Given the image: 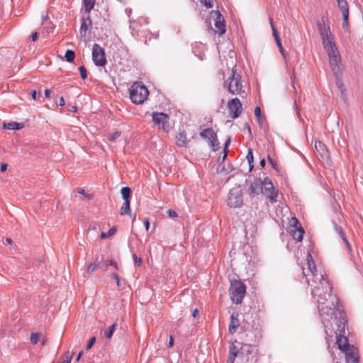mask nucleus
Wrapping results in <instances>:
<instances>
[{"label":"nucleus","instance_id":"obj_1","mask_svg":"<svg viewBox=\"0 0 363 363\" xmlns=\"http://www.w3.org/2000/svg\"><path fill=\"white\" fill-rule=\"evenodd\" d=\"M311 286V294L316 298L320 315L324 320H329L333 315H336L340 310L337 307L338 301L335 296L332 295L333 288L329 281L324 276L317 277L309 284Z\"/></svg>","mask_w":363,"mask_h":363},{"label":"nucleus","instance_id":"obj_2","mask_svg":"<svg viewBox=\"0 0 363 363\" xmlns=\"http://www.w3.org/2000/svg\"><path fill=\"white\" fill-rule=\"evenodd\" d=\"M323 44L328 57L330 68L335 76L342 73L341 58L334 41L333 35L330 31L328 26L324 25V28L320 31Z\"/></svg>","mask_w":363,"mask_h":363},{"label":"nucleus","instance_id":"obj_3","mask_svg":"<svg viewBox=\"0 0 363 363\" xmlns=\"http://www.w3.org/2000/svg\"><path fill=\"white\" fill-rule=\"evenodd\" d=\"M149 95L146 86L140 82H135L130 89V98L135 104H143Z\"/></svg>","mask_w":363,"mask_h":363},{"label":"nucleus","instance_id":"obj_4","mask_svg":"<svg viewBox=\"0 0 363 363\" xmlns=\"http://www.w3.org/2000/svg\"><path fill=\"white\" fill-rule=\"evenodd\" d=\"M228 91L233 95L242 96L245 91L242 89L241 76L235 69H232L231 75L224 84Z\"/></svg>","mask_w":363,"mask_h":363},{"label":"nucleus","instance_id":"obj_5","mask_svg":"<svg viewBox=\"0 0 363 363\" xmlns=\"http://www.w3.org/2000/svg\"><path fill=\"white\" fill-rule=\"evenodd\" d=\"M229 293L232 301L235 304L242 303L246 293V286L240 281L231 282Z\"/></svg>","mask_w":363,"mask_h":363},{"label":"nucleus","instance_id":"obj_6","mask_svg":"<svg viewBox=\"0 0 363 363\" xmlns=\"http://www.w3.org/2000/svg\"><path fill=\"white\" fill-rule=\"evenodd\" d=\"M306 260L308 268L306 271L304 268H303V275L306 277V280L308 284H310V282H312L313 280H317V277H320V276L323 275L316 273V266L312 255L309 252L307 254Z\"/></svg>","mask_w":363,"mask_h":363},{"label":"nucleus","instance_id":"obj_7","mask_svg":"<svg viewBox=\"0 0 363 363\" xmlns=\"http://www.w3.org/2000/svg\"><path fill=\"white\" fill-rule=\"evenodd\" d=\"M242 190L235 188L230 191L228 199V205L230 208H239L242 204Z\"/></svg>","mask_w":363,"mask_h":363},{"label":"nucleus","instance_id":"obj_8","mask_svg":"<svg viewBox=\"0 0 363 363\" xmlns=\"http://www.w3.org/2000/svg\"><path fill=\"white\" fill-rule=\"evenodd\" d=\"M92 60L96 66L102 67L106 64L104 50L99 44L93 45Z\"/></svg>","mask_w":363,"mask_h":363},{"label":"nucleus","instance_id":"obj_9","mask_svg":"<svg viewBox=\"0 0 363 363\" xmlns=\"http://www.w3.org/2000/svg\"><path fill=\"white\" fill-rule=\"evenodd\" d=\"M230 116L235 119L240 116L242 112V106L239 99L234 98L230 100L227 104Z\"/></svg>","mask_w":363,"mask_h":363},{"label":"nucleus","instance_id":"obj_10","mask_svg":"<svg viewBox=\"0 0 363 363\" xmlns=\"http://www.w3.org/2000/svg\"><path fill=\"white\" fill-rule=\"evenodd\" d=\"M234 345H237V351L238 354V359H245V355L255 354L256 351L255 347L251 344L241 343L235 342Z\"/></svg>","mask_w":363,"mask_h":363},{"label":"nucleus","instance_id":"obj_11","mask_svg":"<svg viewBox=\"0 0 363 363\" xmlns=\"http://www.w3.org/2000/svg\"><path fill=\"white\" fill-rule=\"evenodd\" d=\"M262 184L263 192L266 194L272 203L276 202L278 192L275 191L272 181L269 178L264 177L262 180Z\"/></svg>","mask_w":363,"mask_h":363},{"label":"nucleus","instance_id":"obj_12","mask_svg":"<svg viewBox=\"0 0 363 363\" xmlns=\"http://www.w3.org/2000/svg\"><path fill=\"white\" fill-rule=\"evenodd\" d=\"M152 120L160 128L167 130L169 128V117L163 113H154L152 114Z\"/></svg>","mask_w":363,"mask_h":363},{"label":"nucleus","instance_id":"obj_13","mask_svg":"<svg viewBox=\"0 0 363 363\" xmlns=\"http://www.w3.org/2000/svg\"><path fill=\"white\" fill-rule=\"evenodd\" d=\"M336 343L338 345V348L343 353L354 349L353 347L349 345L348 340L344 335H340L337 337Z\"/></svg>","mask_w":363,"mask_h":363},{"label":"nucleus","instance_id":"obj_14","mask_svg":"<svg viewBox=\"0 0 363 363\" xmlns=\"http://www.w3.org/2000/svg\"><path fill=\"white\" fill-rule=\"evenodd\" d=\"M250 190L253 194L263 193V184L261 178H255L251 183Z\"/></svg>","mask_w":363,"mask_h":363},{"label":"nucleus","instance_id":"obj_15","mask_svg":"<svg viewBox=\"0 0 363 363\" xmlns=\"http://www.w3.org/2000/svg\"><path fill=\"white\" fill-rule=\"evenodd\" d=\"M216 15L217 16L216 20L215 22L216 32H218L220 35H223V33H225V26L224 18L219 12H216Z\"/></svg>","mask_w":363,"mask_h":363},{"label":"nucleus","instance_id":"obj_16","mask_svg":"<svg viewBox=\"0 0 363 363\" xmlns=\"http://www.w3.org/2000/svg\"><path fill=\"white\" fill-rule=\"evenodd\" d=\"M92 23L90 16L83 18L82 25L80 27V35L82 37H85L86 32L91 28Z\"/></svg>","mask_w":363,"mask_h":363},{"label":"nucleus","instance_id":"obj_17","mask_svg":"<svg viewBox=\"0 0 363 363\" xmlns=\"http://www.w3.org/2000/svg\"><path fill=\"white\" fill-rule=\"evenodd\" d=\"M240 326V321L238 319V313H233L230 316V323L229 325V333L233 334L236 332Z\"/></svg>","mask_w":363,"mask_h":363},{"label":"nucleus","instance_id":"obj_18","mask_svg":"<svg viewBox=\"0 0 363 363\" xmlns=\"http://www.w3.org/2000/svg\"><path fill=\"white\" fill-rule=\"evenodd\" d=\"M23 127L24 124L23 123L9 122L3 124V128L7 130H20Z\"/></svg>","mask_w":363,"mask_h":363},{"label":"nucleus","instance_id":"obj_19","mask_svg":"<svg viewBox=\"0 0 363 363\" xmlns=\"http://www.w3.org/2000/svg\"><path fill=\"white\" fill-rule=\"evenodd\" d=\"M200 136L208 141L213 138L216 136V133L213 131L212 128H206L203 130L201 131L199 133Z\"/></svg>","mask_w":363,"mask_h":363},{"label":"nucleus","instance_id":"obj_20","mask_svg":"<svg viewBox=\"0 0 363 363\" xmlns=\"http://www.w3.org/2000/svg\"><path fill=\"white\" fill-rule=\"evenodd\" d=\"M346 358L347 363H359V360L354 349L344 353Z\"/></svg>","mask_w":363,"mask_h":363},{"label":"nucleus","instance_id":"obj_21","mask_svg":"<svg viewBox=\"0 0 363 363\" xmlns=\"http://www.w3.org/2000/svg\"><path fill=\"white\" fill-rule=\"evenodd\" d=\"M236 357L238 359L237 345H232L230 347V350H229V357H228V363H234Z\"/></svg>","mask_w":363,"mask_h":363},{"label":"nucleus","instance_id":"obj_22","mask_svg":"<svg viewBox=\"0 0 363 363\" xmlns=\"http://www.w3.org/2000/svg\"><path fill=\"white\" fill-rule=\"evenodd\" d=\"M315 148L322 157L327 155L328 151L325 145L323 143L316 141L315 143Z\"/></svg>","mask_w":363,"mask_h":363},{"label":"nucleus","instance_id":"obj_23","mask_svg":"<svg viewBox=\"0 0 363 363\" xmlns=\"http://www.w3.org/2000/svg\"><path fill=\"white\" fill-rule=\"evenodd\" d=\"M130 200H124L123 204L120 210V214L123 215H128L130 213Z\"/></svg>","mask_w":363,"mask_h":363},{"label":"nucleus","instance_id":"obj_24","mask_svg":"<svg viewBox=\"0 0 363 363\" xmlns=\"http://www.w3.org/2000/svg\"><path fill=\"white\" fill-rule=\"evenodd\" d=\"M208 143L213 151H216L220 149V143L217 138V135L211 140H209Z\"/></svg>","mask_w":363,"mask_h":363},{"label":"nucleus","instance_id":"obj_25","mask_svg":"<svg viewBox=\"0 0 363 363\" xmlns=\"http://www.w3.org/2000/svg\"><path fill=\"white\" fill-rule=\"evenodd\" d=\"M95 1L96 0H83L84 11L86 13H90L91 9L95 5Z\"/></svg>","mask_w":363,"mask_h":363},{"label":"nucleus","instance_id":"obj_26","mask_svg":"<svg viewBox=\"0 0 363 363\" xmlns=\"http://www.w3.org/2000/svg\"><path fill=\"white\" fill-rule=\"evenodd\" d=\"M240 361V363H255L257 360V357L255 354L252 355H245V359H238Z\"/></svg>","mask_w":363,"mask_h":363},{"label":"nucleus","instance_id":"obj_27","mask_svg":"<svg viewBox=\"0 0 363 363\" xmlns=\"http://www.w3.org/2000/svg\"><path fill=\"white\" fill-rule=\"evenodd\" d=\"M117 326V324L116 323H113L110 327L108 329V330L105 331L104 333V336L108 339V340H110L113 335V333L114 332V330H116V328Z\"/></svg>","mask_w":363,"mask_h":363},{"label":"nucleus","instance_id":"obj_28","mask_svg":"<svg viewBox=\"0 0 363 363\" xmlns=\"http://www.w3.org/2000/svg\"><path fill=\"white\" fill-rule=\"evenodd\" d=\"M341 75H342V73L338 74L337 76H335V80H336V85L338 87V89H340V91H341V93L342 94L345 91V88L343 82L341 79Z\"/></svg>","mask_w":363,"mask_h":363},{"label":"nucleus","instance_id":"obj_29","mask_svg":"<svg viewBox=\"0 0 363 363\" xmlns=\"http://www.w3.org/2000/svg\"><path fill=\"white\" fill-rule=\"evenodd\" d=\"M121 192L123 200H130L131 190L129 187H123Z\"/></svg>","mask_w":363,"mask_h":363},{"label":"nucleus","instance_id":"obj_30","mask_svg":"<svg viewBox=\"0 0 363 363\" xmlns=\"http://www.w3.org/2000/svg\"><path fill=\"white\" fill-rule=\"evenodd\" d=\"M247 160L249 165H250V170L251 171L254 167V165H253V162H254L253 151H252V149H251V148L248 149V152L247 155Z\"/></svg>","mask_w":363,"mask_h":363},{"label":"nucleus","instance_id":"obj_31","mask_svg":"<svg viewBox=\"0 0 363 363\" xmlns=\"http://www.w3.org/2000/svg\"><path fill=\"white\" fill-rule=\"evenodd\" d=\"M338 7L342 12L349 10L348 3L346 0H337Z\"/></svg>","mask_w":363,"mask_h":363},{"label":"nucleus","instance_id":"obj_32","mask_svg":"<svg viewBox=\"0 0 363 363\" xmlns=\"http://www.w3.org/2000/svg\"><path fill=\"white\" fill-rule=\"evenodd\" d=\"M65 57L68 62H72L75 57V53L71 50H67L65 52Z\"/></svg>","mask_w":363,"mask_h":363},{"label":"nucleus","instance_id":"obj_33","mask_svg":"<svg viewBox=\"0 0 363 363\" xmlns=\"http://www.w3.org/2000/svg\"><path fill=\"white\" fill-rule=\"evenodd\" d=\"M116 229L114 228H111L108 230V231L107 233H104V232H102L101 233V239H106V238H108L111 236H112L113 235L115 234L116 233Z\"/></svg>","mask_w":363,"mask_h":363},{"label":"nucleus","instance_id":"obj_34","mask_svg":"<svg viewBox=\"0 0 363 363\" xmlns=\"http://www.w3.org/2000/svg\"><path fill=\"white\" fill-rule=\"evenodd\" d=\"M304 231L301 227H300L297 231L294 233V238L298 241H301L303 239V235Z\"/></svg>","mask_w":363,"mask_h":363},{"label":"nucleus","instance_id":"obj_35","mask_svg":"<svg viewBox=\"0 0 363 363\" xmlns=\"http://www.w3.org/2000/svg\"><path fill=\"white\" fill-rule=\"evenodd\" d=\"M177 144L180 146H182L186 144V135H184L183 133H179L177 136Z\"/></svg>","mask_w":363,"mask_h":363},{"label":"nucleus","instance_id":"obj_36","mask_svg":"<svg viewBox=\"0 0 363 363\" xmlns=\"http://www.w3.org/2000/svg\"><path fill=\"white\" fill-rule=\"evenodd\" d=\"M100 267L99 264H96L95 262L91 263L88 267L86 269V272L89 274L93 273L96 269H98Z\"/></svg>","mask_w":363,"mask_h":363},{"label":"nucleus","instance_id":"obj_37","mask_svg":"<svg viewBox=\"0 0 363 363\" xmlns=\"http://www.w3.org/2000/svg\"><path fill=\"white\" fill-rule=\"evenodd\" d=\"M343 16V27H347L348 26V18H349V10L342 12Z\"/></svg>","mask_w":363,"mask_h":363},{"label":"nucleus","instance_id":"obj_38","mask_svg":"<svg viewBox=\"0 0 363 363\" xmlns=\"http://www.w3.org/2000/svg\"><path fill=\"white\" fill-rule=\"evenodd\" d=\"M39 340V334L38 333H32L30 335V342L33 345L37 344Z\"/></svg>","mask_w":363,"mask_h":363},{"label":"nucleus","instance_id":"obj_39","mask_svg":"<svg viewBox=\"0 0 363 363\" xmlns=\"http://www.w3.org/2000/svg\"><path fill=\"white\" fill-rule=\"evenodd\" d=\"M269 23H270V25L272 26V32H273V35H274L275 40L280 38L279 35H278L277 30H276L275 27L274 26L272 18H269Z\"/></svg>","mask_w":363,"mask_h":363},{"label":"nucleus","instance_id":"obj_40","mask_svg":"<svg viewBox=\"0 0 363 363\" xmlns=\"http://www.w3.org/2000/svg\"><path fill=\"white\" fill-rule=\"evenodd\" d=\"M121 132L116 131L108 136V139L111 141H115L117 138L121 136Z\"/></svg>","mask_w":363,"mask_h":363},{"label":"nucleus","instance_id":"obj_41","mask_svg":"<svg viewBox=\"0 0 363 363\" xmlns=\"http://www.w3.org/2000/svg\"><path fill=\"white\" fill-rule=\"evenodd\" d=\"M79 72H80L81 77H82L83 79H85L87 77V74H86V68L84 67V66H81V67L79 68Z\"/></svg>","mask_w":363,"mask_h":363},{"label":"nucleus","instance_id":"obj_42","mask_svg":"<svg viewBox=\"0 0 363 363\" xmlns=\"http://www.w3.org/2000/svg\"><path fill=\"white\" fill-rule=\"evenodd\" d=\"M72 359V355L69 354V352H67V353L64 356V359L62 362L61 363H71V360Z\"/></svg>","mask_w":363,"mask_h":363},{"label":"nucleus","instance_id":"obj_43","mask_svg":"<svg viewBox=\"0 0 363 363\" xmlns=\"http://www.w3.org/2000/svg\"><path fill=\"white\" fill-rule=\"evenodd\" d=\"M335 229L338 233V234L340 235L341 238H342L346 236L341 227H340V226H338L337 225L335 224Z\"/></svg>","mask_w":363,"mask_h":363},{"label":"nucleus","instance_id":"obj_44","mask_svg":"<svg viewBox=\"0 0 363 363\" xmlns=\"http://www.w3.org/2000/svg\"><path fill=\"white\" fill-rule=\"evenodd\" d=\"M255 115L257 118L259 122H260L261 119V109L259 107L257 106L255 109Z\"/></svg>","mask_w":363,"mask_h":363},{"label":"nucleus","instance_id":"obj_45","mask_svg":"<svg viewBox=\"0 0 363 363\" xmlns=\"http://www.w3.org/2000/svg\"><path fill=\"white\" fill-rule=\"evenodd\" d=\"M200 2L203 4L207 8H212L213 4H211V0H200Z\"/></svg>","mask_w":363,"mask_h":363},{"label":"nucleus","instance_id":"obj_46","mask_svg":"<svg viewBox=\"0 0 363 363\" xmlns=\"http://www.w3.org/2000/svg\"><path fill=\"white\" fill-rule=\"evenodd\" d=\"M96 342V337H92L88 344H87V346H86V349L89 350L92 347V346L94 345V344Z\"/></svg>","mask_w":363,"mask_h":363},{"label":"nucleus","instance_id":"obj_47","mask_svg":"<svg viewBox=\"0 0 363 363\" xmlns=\"http://www.w3.org/2000/svg\"><path fill=\"white\" fill-rule=\"evenodd\" d=\"M133 259L135 265L140 266L142 263V259L140 257H138L135 255H133Z\"/></svg>","mask_w":363,"mask_h":363},{"label":"nucleus","instance_id":"obj_48","mask_svg":"<svg viewBox=\"0 0 363 363\" xmlns=\"http://www.w3.org/2000/svg\"><path fill=\"white\" fill-rule=\"evenodd\" d=\"M167 213L169 217H177V213L174 210L169 209L167 211Z\"/></svg>","mask_w":363,"mask_h":363},{"label":"nucleus","instance_id":"obj_49","mask_svg":"<svg viewBox=\"0 0 363 363\" xmlns=\"http://www.w3.org/2000/svg\"><path fill=\"white\" fill-rule=\"evenodd\" d=\"M110 276L115 279V281H116L117 286H120L119 277L116 274H111Z\"/></svg>","mask_w":363,"mask_h":363},{"label":"nucleus","instance_id":"obj_50","mask_svg":"<svg viewBox=\"0 0 363 363\" xmlns=\"http://www.w3.org/2000/svg\"><path fill=\"white\" fill-rule=\"evenodd\" d=\"M230 139L228 138L225 143V147H224V152H225V155H224V158L226 157V151H227V149L228 147V146L230 145Z\"/></svg>","mask_w":363,"mask_h":363},{"label":"nucleus","instance_id":"obj_51","mask_svg":"<svg viewBox=\"0 0 363 363\" xmlns=\"http://www.w3.org/2000/svg\"><path fill=\"white\" fill-rule=\"evenodd\" d=\"M342 240L344 241V242L345 243V245H346V246H347V247L348 250H350H350H351V245H350V244L349 241L347 240V239L346 236H345V237H344V238H342Z\"/></svg>","mask_w":363,"mask_h":363},{"label":"nucleus","instance_id":"obj_52","mask_svg":"<svg viewBox=\"0 0 363 363\" xmlns=\"http://www.w3.org/2000/svg\"><path fill=\"white\" fill-rule=\"evenodd\" d=\"M268 160H269V163L272 164V167L274 169L277 170V164L273 162V160H272V158L269 156H268Z\"/></svg>","mask_w":363,"mask_h":363},{"label":"nucleus","instance_id":"obj_53","mask_svg":"<svg viewBox=\"0 0 363 363\" xmlns=\"http://www.w3.org/2000/svg\"><path fill=\"white\" fill-rule=\"evenodd\" d=\"M30 38H31V40H32L33 41H36V40H37V39H38V32H34V33H32V35H31V36H30Z\"/></svg>","mask_w":363,"mask_h":363},{"label":"nucleus","instance_id":"obj_54","mask_svg":"<svg viewBox=\"0 0 363 363\" xmlns=\"http://www.w3.org/2000/svg\"><path fill=\"white\" fill-rule=\"evenodd\" d=\"M173 345H174V339H173L172 336H170L169 341L168 342L167 347L169 348H170V347H173Z\"/></svg>","mask_w":363,"mask_h":363},{"label":"nucleus","instance_id":"obj_55","mask_svg":"<svg viewBox=\"0 0 363 363\" xmlns=\"http://www.w3.org/2000/svg\"><path fill=\"white\" fill-rule=\"evenodd\" d=\"M8 165L6 164L2 163L1 164V171L6 172L7 170Z\"/></svg>","mask_w":363,"mask_h":363},{"label":"nucleus","instance_id":"obj_56","mask_svg":"<svg viewBox=\"0 0 363 363\" xmlns=\"http://www.w3.org/2000/svg\"><path fill=\"white\" fill-rule=\"evenodd\" d=\"M113 264V261H112V260H107V261H106V262H105V267H106V268H107V267H108V266H109V265H112ZM106 269H105V270H106Z\"/></svg>","mask_w":363,"mask_h":363},{"label":"nucleus","instance_id":"obj_57","mask_svg":"<svg viewBox=\"0 0 363 363\" xmlns=\"http://www.w3.org/2000/svg\"><path fill=\"white\" fill-rule=\"evenodd\" d=\"M31 96H32V98H33V99H35H35H37V92H36V91H35V90H32V91H31Z\"/></svg>","mask_w":363,"mask_h":363},{"label":"nucleus","instance_id":"obj_58","mask_svg":"<svg viewBox=\"0 0 363 363\" xmlns=\"http://www.w3.org/2000/svg\"><path fill=\"white\" fill-rule=\"evenodd\" d=\"M145 229L147 231L149 230V228H150V222H149V220L147 219H146L145 220Z\"/></svg>","mask_w":363,"mask_h":363},{"label":"nucleus","instance_id":"obj_59","mask_svg":"<svg viewBox=\"0 0 363 363\" xmlns=\"http://www.w3.org/2000/svg\"><path fill=\"white\" fill-rule=\"evenodd\" d=\"M50 94H51V91L49 89H46L45 91V97L50 98Z\"/></svg>","mask_w":363,"mask_h":363},{"label":"nucleus","instance_id":"obj_60","mask_svg":"<svg viewBox=\"0 0 363 363\" xmlns=\"http://www.w3.org/2000/svg\"><path fill=\"white\" fill-rule=\"evenodd\" d=\"M59 105L62 106L65 105V99L63 97H60L59 100Z\"/></svg>","mask_w":363,"mask_h":363},{"label":"nucleus","instance_id":"obj_61","mask_svg":"<svg viewBox=\"0 0 363 363\" xmlns=\"http://www.w3.org/2000/svg\"><path fill=\"white\" fill-rule=\"evenodd\" d=\"M275 40H276V43H277V46L279 47V48H282L280 38L276 39Z\"/></svg>","mask_w":363,"mask_h":363},{"label":"nucleus","instance_id":"obj_62","mask_svg":"<svg viewBox=\"0 0 363 363\" xmlns=\"http://www.w3.org/2000/svg\"><path fill=\"white\" fill-rule=\"evenodd\" d=\"M245 126L247 128V130L248 131V133H249L250 135H252L251 128H250V127L249 124H248V123H246V124L245 125Z\"/></svg>","mask_w":363,"mask_h":363},{"label":"nucleus","instance_id":"obj_63","mask_svg":"<svg viewBox=\"0 0 363 363\" xmlns=\"http://www.w3.org/2000/svg\"><path fill=\"white\" fill-rule=\"evenodd\" d=\"M198 315H199V311L197 309H195L193 311L192 315L194 318H196Z\"/></svg>","mask_w":363,"mask_h":363},{"label":"nucleus","instance_id":"obj_64","mask_svg":"<svg viewBox=\"0 0 363 363\" xmlns=\"http://www.w3.org/2000/svg\"><path fill=\"white\" fill-rule=\"evenodd\" d=\"M77 192L80 194L85 195V191L83 189H81V188L78 189Z\"/></svg>","mask_w":363,"mask_h":363}]
</instances>
